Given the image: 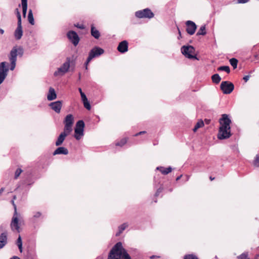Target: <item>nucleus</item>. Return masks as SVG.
Masks as SVG:
<instances>
[{
    "mask_svg": "<svg viewBox=\"0 0 259 259\" xmlns=\"http://www.w3.org/2000/svg\"><path fill=\"white\" fill-rule=\"evenodd\" d=\"M220 127L219 128L218 138L220 140L229 138L231 136L230 123L231 119L228 115L224 114L222 115V118L220 119Z\"/></svg>",
    "mask_w": 259,
    "mask_h": 259,
    "instance_id": "f257e3e1",
    "label": "nucleus"
},
{
    "mask_svg": "<svg viewBox=\"0 0 259 259\" xmlns=\"http://www.w3.org/2000/svg\"><path fill=\"white\" fill-rule=\"evenodd\" d=\"M108 259H131V257L123 247L122 243L118 242L110 250Z\"/></svg>",
    "mask_w": 259,
    "mask_h": 259,
    "instance_id": "f03ea898",
    "label": "nucleus"
},
{
    "mask_svg": "<svg viewBox=\"0 0 259 259\" xmlns=\"http://www.w3.org/2000/svg\"><path fill=\"white\" fill-rule=\"evenodd\" d=\"M23 54V50L21 47L18 48L17 47H14L10 52V56H9V60L11 62L10 69L12 71L14 70L16 67V63L17 61V57L19 55L20 57L22 56Z\"/></svg>",
    "mask_w": 259,
    "mask_h": 259,
    "instance_id": "7ed1b4c3",
    "label": "nucleus"
},
{
    "mask_svg": "<svg viewBox=\"0 0 259 259\" xmlns=\"http://www.w3.org/2000/svg\"><path fill=\"white\" fill-rule=\"evenodd\" d=\"M22 221V218L20 213L17 211L14 212L12 220L10 223V227L12 231L20 233V225Z\"/></svg>",
    "mask_w": 259,
    "mask_h": 259,
    "instance_id": "20e7f679",
    "label": "nucleus"
},
{
    "mask_svg": "<svg viewBox=\"0 0 259 259\" xmlns=\"http://www.w3.org/2000/svg\"><path fill=\"white\" fill-rule=\"evenodd\" d=\"M70 59L67 58L66 62L54 72V75L55 76H62L67 72L70 66Z\"/></svg>",
    "mask_w": 259,
    "mask_h": 259,
    "instance_id": "39448f33",
    "label": "nucleus"
},
{
    "mask_svg": "<svg viewBox=\"0 0 259 259\" xmlns=\"http://www.w3.org/2000/svg\"><path fill=\"white\" fill-rule=\"evenodd\" d=\"M84 127V123L83 120H80L76 122L74 129V137L76 140H80L83 136Z\"/></svg>",
    "mask_w": 259,
    "mask_h": 259,
    "instance_id": "423d86ee",
    "label": "nucleus"
},
{
    "mask_svg": "<svg viewBox=\"0 0 259 259\" xmlns=\"http://www.w3.org/2000/svg\"><path fill=\"white\" fill-rule=\"evenodd\" d=\"M182 53L187 58L197 59L194 54L195 49L191 46H184L181 48Z\"/></svg>",
    "mask_w": 259,
    "mask_h": 259,
    "instance_id": "0eeeda50",
    "label": "nucleus"
},
{
    "mask_svg": "<svg viewBox=\"0 0 259 259\" xmlns=\"http://www.w3.org/2000/svg\"><path fill=\"white\" fill-rule=\"evenodd\" d=\"M153 13L149 8L139 10L135 13V16L138 18L151 19L154 17Z\"/></svg>",
    "mask_w": 259,
    "mask_h": 259,
    "instance_id": "6e6552de",
    "label": "nucleus"
},
{
    "mask_svg": "<svg viewBox=\"0 0 259 259\" xmlns=\"http://www.w3.org/2000/svg\"><path fill=\"white\" fill-rule=\"evenodd\" d=\"M104 52L103 49L98 47H94L89 52V56L88 57V62L91 61V60L96 57H98L102 55Z\"/></svg>",
    "mask_w": 259,
    "mask_h": 259,
    "instance_id": "1a4fd4ad",
    "label": "nucleus"
},
{
    "mask_svg": "<svg viewBox=\"0 0 259 259\" xmlns=\"http://www.w3.org/2000/svg\"><path fill=\"white\" fill-rule=\"evenodd\" d=\"M220 88L224 94H230L233 91L234 85L230 81H224L221 82Z\"/></svg>",
    "mask_w": 259,
    "mask_h": 259,
    "instance_id": "9d476101",
    "label": "nucleus"
},
{
    "mask_svg": "<svg viewBox=\"0 0 259 259\" xmlns=\"http://www.w3.org/2000/svg\"><path fill=\"white\" fill-rule=\"evenodd\" d=\"M8 63L6 62L0 63V84L3 83L6 78L9 71Z\"/></svg>",
    "mask_w": 259,
    "mask_h": 259,
    "instance_id": "9b49d317",
    "label": "nucleus"
},
{
    "mask_svg": "<svg viewBox=\"0 0 259 259\" xmlns=\"http://www.w3.org/2000/svg\"><path fill=\"white\" fill-rule=\"evenodd\" d=\"M74 118L72 114H68L65 118L64 123L65 124L64 130L67 133H71L72 131V125Z\"/></svg>",
    "mask_w": 259,
    "mask_h": 259,
    "instance_id": "f8f14e48",
    "label": "nucleus"
},
{
    "mask_svg": "<svg viewBox=\"0 0 259 259\" xmlns=\"http://www.w3.org/2000/svg\"><path fill=\"white\" fill-rule=\"evenodd\" d=\"M67 36L74 46L78 44L79 37L76 32L72 30L69 31L67 33Z\"/></svg>",
    "mask_w": 259,
    "mask_h": 259,
    "instance_id": "ddd939ff",
    "label": "nucleus"
},
{
    "mask_svg": "<svg viewBox=\"0 0 259 259\" xmlns=\"http://www.w3.org/2000/svg\"><path fill=\"white\" fill-rule=\"evenodd\" d=\"M187 26L186 31L190 35H193L195 32L197 26L195 23L190 20H188L186 22Z\"/></svg>",
    "mask_w": 259,
    "mask_h": 259,
    "instance_id": "4468645a",
    "label": "nucleus"
},
{
    "mask_svg": "<svg viewBox=\"0 0 259 259\" xmlns=\"http://www.w3.org/2000/svg\"><path fill=\"white\" fill-rule=\"evenodd\" d=\"M62 102L57 101L54 102H52L49 104L50 107L54 110L56 113H59L62 107Z\"/></svg>",
    "mask_w": 259,
    "mask_h": 259,
    "instance_id": "2eb2a0df",
    "label": "nucleus"
},
{
    "mask_svg": "<svg viewBox=\"0 0 259 259\" xmlns=\"http://www.w3.org/2000/svg\"><path fill=\"white\" fill-rule=\"evenodd\" d=\"M70 133H67V132L64 130V132H62L58 137V139L55 143L56 146H59L61 145L64 142L66 137H67Z\"/></svg>",
    "mask_w": 259,
    "mask_h": 259,
    "instance_id": "dca6fc26",
    "label": "nucleus"
},
{
    "mask_svg": "<svg viewBox=\"0 0 259 259\" xmlns=\"http://www.w3.org/2000/svg\"><path fill=\"white\" fill-rule=\"evenodd\" d=\"M117 50L121 53L126 52L128 51V42L126 40L120 42L117 47Z\"/></svg>",
    "mask_w": 259,
    "mask_h": 259,
    "instance_id": "f3484780",
    "label": "nucleus"
},
{
    "mask_svg": "<svg viewBox=\"0 0 259 259\" xmlns=\"http://www.w3.org/2000/svg\"><path fill=\"white\" fill-rule=\"evenodd\" d=\"M23 34L22 28L21 23H18L17 28L15 31L14 35L16 39H20Z\"/></svg>",
    "mask_w": 259,
    "mask_h": 259,
    "instance_id": "a211bd4d",
    "label": "nucleus"
},
{
    "mask_svg": "<svg viewBox=\"0 0 259 259\" xmlns=\"http://www.w3.org/2000/svg\"><path fill=\"white\" fill-rule=\"evenodd\" d=\"M68 154V149L64 147H60L57 148L53 152V155H56L58 154L67 155Z\"/></svg>",
    "mask_w": 259,
    "mask_h": 259,
    "instance_id": "6ab92c4d",
    "label": "nucleus"
},
{
    "mask_svg": "<svg viewBox=\"0 0 259 259\" xmlns=\"http://www.w3.org/2000/svg\"><path fill=\"white\" fill-rule=\"evenodd\" d=\"M56 98L57 95L56 94L55 90L51 87L49 89V93L47 95V99L49 101H52L53 100H55Z\"/></svg>",
    "mask_w": 259,
    "mask_h": 259,
    "instance_id": "aec40b11",
    "label": "nucleus"
},
{
    "mask_svg": "<svg viewBox=\"0 0 259 259\" xmlns=\"http://www.w3.org/2000/svg\"><path fill=\"white\" fill-rule=\"evenodd\" d=\"M91 35L96 39H98L100 36L99 31L94 27V25L91 26Z\"/></svg>",
    "mask_w": 259,
    "mask_h": 259,
    "instance_id": "412c9836",
    "label": "nucleus"
},
{
    "mask_svg": "<svg viewBox=\"0 0 259 259\" xmlns=\"http://www.w3.org/2000/svg\"><path fill=\"white\" fill-rule=\"evenodd\" d=\"M156 169L157 170H160V172L163 175H167L168 173L170 172L171 171V170H172V168L170 166H169V167H168L167 168H164L163 167L160 166V167H157L156 168Z\"/></svg>",
    "mask_w": 259,
    "mask_h": 259,
    "instance_id": "4be33fe9",
    "label": "nucleus"
},
{
    "mask_svg": "<svg viewBox=\"0 0 259 259\" xmlns=\"http://www.w3.org/2000/svg\"><path fill=\"white\" fill-rule=\"evenodd\" d=\"M127 223H123L118 227V231L116 233V236H118L122 233V232L127 227Z\"/></svg>",
    "mask_w": 259,
    "mask_h": 259,
    "instance_id": "5701e85b",
    "label": "nucleus"
},
{
    "mask_svg": "<svg viewBox=\"0 0 259 259\" xmlns=\"http://www.w3.org/2000/svg\"><path fill=\"white\" fill-rule=\"evenodd\" d=\"M28 20L29 22L31 25H34V18H33V16L32 11L31 9H30L28 12Z\"/></svg>",
    "mask_w": 259,
    "mask_h": 259,
    "instance_id": "b1692460",
    "label": "nucleus"
},
{
    "mask_svg": "<svg viewBox=\"0 0 259 259\" xmlns=\"http://www.w3.org/2000/svg\"><path fill=\"white\" fill-rule=\"evenodd\" d=\"M8 234L7 232H3L0 235V241H3V243L7 244L8 239Z\"/></svg>",
    "mask_w": 259,
    "mask_h": 259,
    "instance_id": "393cba45",
    "label": "nucleus"
},
{
    "mask_svg": "<svg viewBox=\"0 0 259 259\" xmlns=\"http://www.w3.org/2000/svg\"><path fill=\"white\" fill-rule=\"evenodd\" d=\"M206 33L205 25H202L197 32V35H204Z\"/></svg>",
    "mask_w": 259,
    "mask_h": 259,
    "instance_id": "a878e982",
    "label": "nucleus"
},
{
    "mask_svg": "<svg viewBox=\"0 0 259 259\" xmlns=\"http://www.w3.org/2000/svg\"><path fill=\"white\" fill-rule=\"evenodd\" d=\"M211 79L212 81L215 83H219L221 80V78L218 74H214L211 76Z\"/></svg>",
    "mask_w": 259,
    "mask_h": 259,
    "instance_id": "bb28decb",
    "label": "nucleus"
},
{
    "mask_svg": "<svg viewBox=\"0 0 259 259\" xmlns=\"http://www.w3.org/2000/svg\"><path fill=\"white\" fill-rule=\"evenodd\" d=\"M16 244L19 248V249L21 252H22V241L21 239V237L20 235H19V237L17 240Z\"/></svg>",
    "mask_w": 259,
    "mask_h": 259,
    "instance_id": "cd10ccee",
    "label": "nucleus"
},
{
    "mask_svg": "<svg viewBox=\"0 0 259 259\" xmlns=\"http://www.w3.org/2000/svg\"><path fill=\"white\" fill-rule=\"evenodd\" d=\"M248 252H244L237 256L236 259H250Z\"/></svg>",
    "mask_w": 259,
    "mask_h": 259,
    "instance_id": "c85d7f7f",
    "label": "nucleus"
},
{
    "mask_svg": "<svg viewBox=\"0 0 259 259\" xmlns=\"http://www.w3.org/2000/svg\"><path fill=\"white\" fill-rule=\"evenodd\" d=\"M218 71H224L227 73H229L230 72V67L228 66H222L218 68Z\"/></svg>",
    "mask_w": 259,
    "mask_h": 259,
    "instance_id": "c756f323",
    "label": "nucleus"
},
{
    "mask_svg": "<svg viewBox=\"0 0 259 259\" xmlns=\"http://www.w3.org/2000/svg\"><path fill=\"white\" fill-rule=\"evenodd\" d=\"M230 63L235 69L237 66L238 60L235 58H232L230 60Z\"/></svg>",
    "mask_w": 259,
    "mask_h": 259,
    "instance_id": "7c9ffc66",
    "label": "nucleus"
},
{
    "mask_svg": "<svg viewBox=\"0 0 259 259\" xmlns=\"http://www.w3.org/2000/svg\"><path fill=\"white\" fill-rule=\"evenodd\" d=\"M41 216V213L40 212L37 211L34 212L32 218V221L34 222L35 220L37 218H40Z\"/></svg>",
    "mask_w": 259,
    "mask_h": 259,
    "instance_id": "2f4dec72",
    "label": "nucleus"
},
{
    "mask_svg": "<svg viewBox=\"0 0 259 259\" xmlns=\"http://www.w3.org/2000/svg\"><path fill=\"white\" fill-rule=\"evenodd\" d=\"M253 164L255 167H259V155H256L253 161Z\"/></svg>",
    "mask_w": 259,
    "mask_h": 259,
    "instance_id": "473e14b6",
    "label": "nucleus"
},
{
    "mask_svg": "<svg viewBox=\"0 0 259 259\" xmlns=\"http://www.w3.org/2000/svg\"><path fill=\"white\" fill-rule=\"evenodd\" d=\"M126 142H127V139L126 138H123L122 139H121L120 140V142H117L115 145H116V146H119L122 147L124 144H125Z\"/></svg>",
    "mask_w": 259,
    "mask_h": 259,
    "instance_id": "72a5a7b5",
    "label": "nucleus"
},
{
    "mask_svg": "<svg viewBox=\"0 0 259 259\" xmlns=\"http://www.w3.org/2000/svg\"><path fill=\"white\" fill-rule=\"evenodd\" d=\"M22 172V170L21 168H18L15 172L14 178L15 179H17L19 177L20 175Z\"/></svg>",
    "mask_w": 259,
    "mask_h": 259,
    "instance_id": "f704fd0d",
    "label": "nucleus"
},
{
    "mask_svg": "<svg viewBox=\"0 0 259 259\" xmlns=\"http://www.w3.org/2000/svg\"><path fill=\"white\" fill-rule=\"evenodd\" d=\"M184 259H198V258L193 254H188L184 256Z\"/></svg>",
    "mask_w": 259,
    "mask_h": 259,
    "instance_id": "c9c22d12",
    "label": "nucleus"
},
{
    "mask_svg": "<svg viewBox=\"0 0 259 259\" xmlns=\"http://www.w3.org/2000/svg\"><path fill=\"white\" fill-rule=\"evenodd\" d=\"M84 107L88 110H90L91 108V106L90 105V104L88 100H87L86 101L83 102Z\"/></svg>",
    "mask_w": 259,
    "mask_h": 259,
    "instance_id": "e433bc0d",
    "label": "nucleus"
},
{
    "mask_svg": "<svg viewBox=\"0 0 259 259\" xmlns=\"http://www.w3.org/2000/svg\"><path fill=\"white\" fill-rule=\"evenodd\" d=\"M204 125V122L202 120L198 121L195 124V126L198 129Z\"/></svg>",
    "mask_w": 259,
    "mask_h": 259,
    "instance_id": "4c0bfd02",
    "label": "nucleus"
},
{
    "mask_svg": "<svg viewBox=\"0 0 259 259\" xmlns=\"http://www.w3.org/2000/svg\"><path fill=\"white\" fill-rule=\"evenodd\" d=\"M16 13L17 14V18H18V23H21V14L19 11V10L18 9H16L15 10Z\"/></svg>",
    "mask_w": 259,
    "mask_h": 259,
    "instance_id": "58836bf2",
    "label": "nucleus"
},
{
    "mask_svg": "<svg viewBox=\"0 0 259 259\" xmlns=\"http://www.w3.org/2000/svg\"><path fill=\"white\" fill-rule=\"evenodd\" d=\"M23 15L25 17L26 16L27 10V6H22Z\"/></svg>",
    "mask_w": 259,
    "mask_h": 259,
    "instance_id": "ea45409f",
    "label": "nucleus"
},
{
    "mask_svg": "<svg viewBox=\"0 0 259 259\" xmlns=\"http://www.w3.org/2000/svg\"><path fill=\"white\" fill-rule=\"evenodd\" d=\"M80 96L82 102L86 101L87 100H88V99L84 93H81Z\"/></svg>",
    "mask_w": 259,
    "mask_h": 259,
    "instance_id": "a19ab883",
    "label": "nucleus"
},
{
    "mask_svg": "<svg viewBox=\"0 0 259 259\" xmlns=\"http://www.w3.org/2000/svg\"><path fill=\"white\" fill-rule=\"evenodd\" d=\"M162 190L163 189L162 188H159L158 189L155 193V196H157L162 191Z\"/></svg>",
    "mask_w": 259,
    "mask_h": 259,
    "instance_id": "79ce46f5",
    "label": "nucleus"
},
{
    "mask_svg": "<svg viewBox=\"0 0 259 259\" xmlns=\"http://www.w3.org/2000/svg\"><path fill=\"white\" fill-rule=\"evenodd\" d=\"M249 0H237L238 4H245L249 2Z\"/></svg>",
    "mask_w": 259,
    "mask_h": 259,
    "instance_id": "37998d69",
    "label": "nucleus"
},
{
    "mask_svg": "<svg viewBox=\"0 0 259 259\" xmlns=\"http://www.w3.org/2000/svg\"><path fill=\"white\" fill-rule=\"evenodd\" d=\"M11 203L14 207V212H16V211H17V206H16V205L15 204V202H14V200H12L11 201Z\"/></svg>",
    "mask_w": 259,
    "mask_h": 259,
    "instance_id": "c03bdc74",
    "label": "nucleus"
},
{
    "mask_svg": "<svg viewBox=\"0 0 259 259\" xmlns=\"http://www.w3.org/2000/svg\"><path fill=\"white\" fill-rule=\"evenodd\" d=\"M75 26L76 27H77V28H79V29H84V27L83 25H80V24H76V25H75Z\"/></svg>",
    "mask_w": 259,
    "mask_h": 259,
    "instance_id": "a18cd8bd",
    "label": "nucleus"
},
{
    "mask_svg": "<svg viewBox=\"0 0 259 259\" xmlns=\"http://www.w3.org/2000/svg\"><path fill=\"white\" fill-rule=\"evenodd\" d=\"M22 6H27V0H21Z\"/></svg>",
    "mask_w": 259,
    "mask_h": 259,
    "instance_id": "49530a36",
    "label": "nucleus"
},
{
    "mask_svg": "<svg viewBox=\"0 0 259 259\" xmlns=\"http://www.w3.org/2000/svg\"><path fill=\"white\" fill-rule=\"evenodd\" d=\"M249 77H250V76L249 75H245L244 77H243V79L244 80V81L245 82H247L249 79Z\"/></svg>",
    "mask_w": 259,
    "mask_h": 259,
    "instance_id": "de8ad7c7",
    "label": "nucleus"
},
{
    "mask_svg": "<svg viewBox=\"0 0 259 259\" xmlns=\"http://www.w3.org/2000/svg\"><path fill=\"white\" fill-rule=\"evenodd\" d=\"M90 62H91V61H89V62H88V59H87L86 62H85V63H84L85 68V69H86V70H87V69H88V65L89 63Z\"/></svg>",
    "mask_w": 259,
    "mask_h": 259,
    "instance_id": "09e8293b",
    "label": "nucleus"
},
{
    "mask_svg": "<svg viewBox=\"0 0 259 259\" xmlns=\"http://www.w3.org/2000/svg\"><path fill=\"white\" fill-rule=\"evenodd\" d=\"M6 244L3 243V241H0V249L3 248Z\"/></svg>",
    "mask_w": 259,
    "mask_h": 259,
    "instance_id": "8fccbe9b",
    "label": "nucleus"
},
{
    "mask_svg": "<svg viewBox=\"0 0 259 259\" xmlns=\"http://www.w3.org/2000/svg\"><path fill=\"white\" fill-rule=\"evenodd\" d=\"M178 31H179V36L178 37V38L179 39H180V38H181V37H182L181 36V31H180V29H179V28L178 27Z\"/></svg>",
    "mask_w": 259,
    "mask_h": 259,
    "instance_id": "3c124183",
    "label": "nucleus"
},
{
    "mask_svg": "<svg viewBox=\"0 0 259 259\" xmlns=\"http://www.w3.org/2000/svg\"><path fill=\"white\" fill-rule=\"evenodd\" d=\"M4 30L2 28H0V33L1 34H4Z\"/></svg>",
    "mask_w": 259,
    "mask_h": 259,
    "instance_id": "603ef678",
    "label": "nucleus"
},
{
    "mask_svg": "<svg viewBox=\"0 0 259 259\" xmlns=\"http://www.w3.org/2000/svg\"><path fill=\"white\" fill-rule=\"evenodd\" d=\"M10 259H20V258L18 256H14L12 257V258H11Z\"/></svg>",
    "mask_w": 259,
    "mask_h": 259,
    "instance_id": "864d4df0",
    "label": "nucleus"
},
{
    "mask_svg": "<svg viewBox=\"0 0 259 259\" xmlns=\"http://www.w3.org/2000/svg\"><path fill=\"white\" fill-rule=\"evenodd\" d=\"M4 191V188H2L0 189V195H1V194Z\"/></svg>",
    "mask_w": 259,
    "mask_h": 259,
    "instance_id": "5fc2aeb1",
    "label": "nucleus"
},
{
    "mask_svg": "<svg viewBox=\"0 0 259 259\" xmlns=\"http://www.w3.org/2000/svg\"><path fill=\"white\" fill-rule=\"evenodd\" d=\"M182 175H181V176H180L178 177L177 178V179H176V181H179V180L181 179V178L182 177Z\"/></svg>",
    "mask_w": 259,
    "mask_h": 259,
    "instance_id": "6e6d98bb",
    "label": "nucleus"
},
{
    "mask_svg": "<svg viewBox=\"0 0 259 259\" xmlns=\"http://www.w3.org/2000/svg\"><path fill=\"white\" fill-rule=\"evenodd\" d=\"M198 130V128L195 126L194 128L193 129V131L195 132L197 131V130Z\"/></svg>",
    "mask_w": 259,
    "mask_h": 259,
    "instance_id": "4d7b16f0",
    "label": "nucleus"
},
{
    "mask_svg": "<svg viewBox=\"0 0 259 259\" xmlns=\"http://www.w3.org/2000/svg\"><path fill=\"white\" fill-rule=\"evenodd\" d=\"M142 135V133L139 132L135 135V136H138L139 135Z\"/></svg>",
    "mask_w": 259,
    "mask_h": 259,
    "instance_id": "13d9d810",
    "label": "nucleus"
},
{
    "mask_svg": "<svg viewBox=\"0 0 259 259\" xmlns=\"http://www.w3.org/2000/svg\"><path fill=\"white\" fill-rule=\"evenodd\" d=\"M155 257H159V256H155V255H152L151 256H150V258H154Z\"/></svg>",
    "mask_w": 259,
    "mask_h": 259,
    "instance_id": "bf43d9fd",
    "label": "nucleus"
},
{
    "mask_svg": "<svg viewBox=\"0 0 259 259\" xmlns=\"http://www.w3.org/2000/svg\"><path fill=\"white\" fill-rule=\"evenodd\" d=\"M78 90H79V93H80V94H81V93H83V92H82V90H81V88H79V89H78Z\"/></svg>",
    "mask_w": 259,
    "mask_h": 259,
    "instance_id": "052dcab7",
    "label": "nucleus"
},
{
    "mask_svg": "<svg viewBox=\"0 0 259 259\" xmlns=\"http://www.w3.org/2000/svg\"><path fill=\"white\" fill-rule=\"evenodd\" d=\"M209 179H210V180L211 181H212V180H213L214 179V178H212V177H210Z\"/></svg>",
    "mask_w": 259,
    "mask_h": 259,
    "instance_id": "680f3d73",
    "label": "nucleus"
},
{
    "mask_svg": "<svg viewBox=\"0 0 259 259\" xmlns=\"http://www.w3.org/2000/svg\"><path fill=\"white\" fill-rule=\"evenodd\" d=\"M259 257V254H257L255 257L254 259H258V257Z\"/></svg>",
    "mask_w": 259,
    "mask_h": 259,
    "instance_id": "e2e57ef3",
    "label": "nucleus"
},
{
    "mask_svg": "<svg viewBox=\"0 0 259 259\" xmlns=\"http://www.w3.org/2000/svg\"><path fill=\"white\" fill-rule=\"evenodd\" d=\"M140 133H142V134H145L146 133V131H142V132H140Z\"/></svg>",
    "mask_w": 259,
    "mask_h": 259,
    "instance_id": "0e129e2a",
    "label": "nucleus"
},
{
    "mask_svg": "<svg viewBox=\"0 0 259 259\" xmlns=\"http://www.w3.org/2000/svg\"><path fill=\"white\" fill-rule=\"evenodd\" d=\"M81 78L80 73H79L78 79L80 80Z\"/></svg>",
    "mask_w": 259,
    "mask_h": 259,
    "instance_id": "69168bd1",
    "label": "nucleus"
},
{
    "mask_svg": "<svg viewBox=\"0 0 259 259\" xmlns=\"http://www.w3.org/2000/svg\"><path fill=\"white\" fill-rule=\"evenodd\" d=\"M16 196H14L13 200H14L15 199H16Z\"/></svg>",
    "mask_w": 259,
    "mask_h": 259,
    "instance_id": "338daca9",
    "label": "nucleus"
}]
</instances>
